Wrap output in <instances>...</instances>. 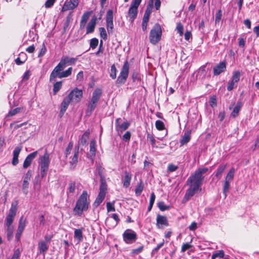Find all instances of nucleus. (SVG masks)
<instances>
[{
  "label": "nucleus",
  "instance_id": "f257e3e1",
  "mask_svg": "<svg viewBox=\"0 0 259 259\" xmlns=\"http://www.w3.org/2000/svg\"><path fill=\"white\" fill-rule=\"evenodd\" d=\"M207 171V167L198 168L189 178L187 182V184L189 186H195L200 188L204 178L203 175Z\"/></svg>",
  "mask_w": 259,
  "mask_h": 259
},
{
  "label": "nucleus",
  "instance_id": "f03ea898",
  "mask_svg": "<svg viewBox=\"0 0 259 259\" xmlns=\"http://www.w3.org/2000/svg\"><path fill=\"white\" fill-rule=\"evenodd\" d=\"M89 197L87 191H83L78 199L73 209L76 214L80 216L83 211L88 210L89 205V202L88 200Z\"/></svg>",
  "mask_w": 259,
  "mask_h": 259
},
{
  "label": "nucleus",
  "instance_id": "7ed1b4c3",
  "mask_svg": "<svg viewBox=\"0 0 259 259\" xmlns=\"http://www.w3.org/2000/svg\"><path fill=\"white\" fill-rule=\"evenodd\" d=\"M102 90L100 89H96L93 93L91 100L89 102L86 113L88 115L92 114L96 108L98 103L102 95Z\"/></svg>",
  "mask_w": 259,
  "mask_h": 259
},
{
  "label": "nucleus",
  "instance_id": "20e7f679",
  "mask_svg": "<svg viewBox=\"0 0 259 259\" xmlns=\"http://www.w3.org/2000/svg\"><path fill=\"white\" fill-rule=\"evenodd\" d=\"M100 192L94 203V206L96 207L99 206L105 198L106 191H107V184L104 177L100 176Z\"/></svg>",
  "mask_w": 259,
  "mask_h": 259
},
{
  "label": "nucleus",
  "instance_id": "39448f33",
  "mask_svg": "<svg viewBox=\"0 0 259 259\" xmlns=\"http://www.w3.org/2000/svg\"><path fill=\"white\" fill-rule=\"evenodd\" d=\"M162 30L159 24L156 23L151 30L149 34L150 42L153 45H156L161 39Z\"/></svg>",
  "mask_w": 259,
  "mask_h": 259
},
{
  "label": "nucleus",
  "instance_id": "423d86ee",
  "mask_svg": "<svg viewBox=\"0 0 259 259\" xmlns=\"http://www.w3.org/2000/svg\"><path fill=\"white\" fill-rule=\"evenodd\" d=\"M49 155L46 151L45 154L41 157L40 161L39 162L40 174L41 178H44L46 176L49 169Z\"/></svg>",
  "mask_w": 259,
  "mask_h": 259
},
{
  "label": "nucleus",
  "instance_id": "0eeeda50",
  "mask_svg": "<svg viewBox=\"0 0 259 259\" xmlns=\"http://www.w3.org/2000/svg\"><path fill=\"white\" fill-rule=\"evenodd\" d=\"M235 172V170L234 168H231L225 177L223 187V192L225 197L227 196V194L230 190V183L233 180Z\"/></svg>",
  "mask_w": 259,
  "mask_h": 259
},
{
  "label": "nucleus",
  "instance_id": "6e6552de",
  "mask_svg": "<svg viewBox=\"0 0 259 259\" xmlns=\"http://www.w3.org/2000/svg\"><path fill=\"white\" fill-rule=\"evenodd\" d=\"M129 73V64L127 61H126L122 67L121 72L116 80L117 84H123L125 83Z\"/></svg>",
  "mask_w": 259,
  "mask_h": 259
},
{
  "label": "nucleus",
  "instance_id": "1a4fd4ad",
  "mask_svg": "<svg viewBox=\"0 0 259 259\" xmlns=\"http://www.w3.org/2000/svg\"><path fill=\"white\" fill-rule=\"evenodd\" d=\"M17 210V202H13L11 204V206L9 210V213L6 219V225L7 227L12 226V224L13 222L15 217L16 214Z\"/></svg>",
  "mask_w": 259,
  "mask_h": 259
},
{
  "label": "nucleus",
  "instance_id": "9d476101",
  "mask_svg": "<svg viewBox=\"0 0 259 259\" xmlns=\"http://www.w3.org/2000/svg\"><path fill=\"white\" fill-rule=\"evenodd\" d=\"M137 238V234L131 229L126 230L123 234V240L127 244H132L135 242Z\"/></svg>",
  "mask_w": 259,
  "mask_h": 259
},
{
  "label": "nucleus",
  "instance_id": "9b49d317",
  "mask_svg": "<svg viewBox=\"0 0 259 259\" xmlns=\"http://www.w3.org/2000/svg\"><path fill=\"white\" fill-rule=\"evenodd\" d=\"M106 28L109 34H112L113 33V11L109 10L107 12L106 16Z\"/></svg>",
  "mask_w": 259,
  "mask_h": 259
},
{
  "label": "nucleus",
  "instance_id": "f8f14e48",
  "mask_svg": "<svg viewBox=\"0 0 259 259\" xmlns=\"http://www.w3.org/2000/svg\"><path fill=\"white\" fill-rule=\"evenodd\" d=\"M82 97V91L77 88L72 90L67 96L70 99V102L74 103L79 102Z\"/></svg>",
  "mask_w": 259,
  "mask_h": 259
},
{
  "label": "nucleus",
  "instance_id": "ddd939ff",
  "mask_svg": "<svg viewBox=\"0 0 259 259\" xmlns=\"http://www.w3.org/2000/svg\"><path fill=\"white\" fill-rule=\"evenodd\" d=\"M189 189L187 190L186 194L183 198L182 202L183 203L188 201L194 194L198 191H201V189L195 186H189Z\"/></svg>",
  "mask_w": 259,
  "mask_h": 259
},
{
  "label": "nucleus",
  "instance_id": "4468645a",
  "mask_svg": "<svg viewBox=\"0 0 259 259\" xmlns=\"http://www.w3.org/2000/svg\"><path fill=\"white\" fill-rule=\"evenodd\" d=\"M77 60V58H70L68 56H65L62 58L58 65L63 69L66 65L75 64Z\"/></svg>",
  "mask_w": 259,
  "mask_h": 259
},
{
  "label": "nucleus",
  "instance_id": "2eb2a0df",
  "mask_svg": "<svg viewBox=\"0 0 259 259\" xmlns=\"http://www.w3.org/2000/svg\"><path fill=\"white\" fill-rule=\"evenodd\" d=\"M78 5V2L72 0H67L62 8L61 11L63 12L68 10H73L76 8Z\"/></svg>",
  "mask_w": 259,
  "mask_h": 259
},
{
  "label": "nucleus",
  "instance_id": "dca6fc26",
  "mask_svg": "<svg viewBox=\"0 0 259 259\" xmlns=\"http://www.w3.org/2000/svg\"><path fill=\"white\" fill-rule=\"evenodd\" d=\"M168 225L167 219L166 217L157 214L156 217V226L158 228H162L163 226Z\"/></svg>",
  "mask_w": 259,
  "mask_h": 259
},
{
  "label": "nucleus",
  "instance_id": "f3484780",
  "mask_svg": "<svg viewBox=\"0 0 259 259\" xmlns=\"http://www.w3.org/2000/svg\"><path fill=\"white\" fill-rule=\"evenodd\" d=\"M226 69V63L225 61L221 62L215 66L213 68L214 75H218L224 72Z\"/></svg>",
  "mask_w": 259,
  "mask_h": 259
},
{
  "label": "nucleus",
  "instance_id": "a211bd4d",
  "mask_svg": "<svg viewBox=\"0 0 259 259\" xmlns=\"http://www.w3.org/2000/svg\"><path fill=\"white\" fill-rule=\"evenodd\" d=\"M37 153V151H36L29 154L26 157L23 165V167L24 168H26L30 165L32 160L36 157Z\"/></svg>",
  "mask_w": 259,
  "mask_h": 259
},
{
  "label": "nucleus",
  "instance_id": "6ab92c4d",
  "mask_svg": "<svg viewBox=\"0 0 259 259\" xmlns=\"http://www.w3.org/2000/svg\"><path fill=\"white\" fill-rule=\"evenodd\" d=\"M70 102V99L69 97H66L64 98L61 104V109L59 113V116L60 117L63 116Z\"/></svg>",
  "mask_w": 259,
  "mask_h": 259
},
{
  "label": "nucleus",
  "instance_id": "aec40b11",
  "mask_svg": "<svg viewBox=\"0 0 259 259\" xmlns=\"http://www.w3.org/2000/svg\"><path fill=\"white\" fill-rule=\"evenodd\" d=\"M63 69L58 64L52 71L50 77V81L52 82L55 80L56 77L60 78L61 71Z\"/></svg>",
  "mask_w": 259,
  "mask_h": 259
},
{
  "label": "nucleus",
  "instance_id": "412c9836",
  "mask_svg": "<svg viewBox=\"0 0 259 259\" xmlns=\"http://www.w3.org/2000/svg\"><path fill=\"white\" fill-rule=\"evenodd\" d=\"M138 14V8L131 6L128 11V16L129 17V21L133 23L135 19L137 18Z\"/></svg>",
  "mask_w": 259,
  "mask_h": 259
},
{
  "label": "nucleus",
  "instance_id": "4be33fe9",
  "mask_svg": "<svg viewBox=\"0 0 259 259\" xmlns=\"http://www.w3.org/2000/svg\"><path fill=\"white\" fill-rule=\"evenodd\" d=\"M97 18L94 16L92 18L90 21L87 26V34L91 33L94 32L96 24Z\"/></svg>",
  "mask_w": 259,
  "mask_h": 259
},
{
  "label": "nucleus",
  "instance_id": "5701e85b",
  "mask_svg": "<svg viewBox=\"0 0 259 259\" xmlns=\"http://www.w3.org/2000/svg\"><path fill=\"white\" fill-rule=\"evenodd\" d=\"M49 245L44 241H40L38 243V249L39 254H42L44 255L48 251Z\"/></svg>",
  "mask_w": 259,
  "mask_h": 259
},
{
  "label": "nucleus",
  "instance_id": "b1692460",
  "mask_svg": "<svg viewBox=\"0 0 259 259\" xmlns=\"http://www.w3.org/2000/svg\"><path fill=\"white\" fill-rule=\"evenodd\" d=\"M21 151V147H16L13 151L12 164L13 165H16L18 163V157Z\"/></svg>",
  "mask_w": 259,
  "mask_h": 259
},
{
  "label": "nucleus",
  "instance_id": "393cba45",
  "mask_svg": "<svg viewBox=\"0 0 259 259\" xmlns=\"http://www.w3.org/2000/svg\"><path fill=\"white\" fill-rule=\"evenodd\" d=\"M124 173V177L123 180V186L125 188H127L130 185L132 175L131 172L127 171H125Z\"/></svg>",
  "mask_w": 259,
  "mask_h": 259
},
{
  "label": "nucleus",
  "instance_id": "a878e982",
  "mask_svg": "<svg viewBox=\"0 0 259 259\" xmlns=\"http://www.w3.org/2000/svg\"><path fill=\"white\" fill-rule=\"evenodd\" d=\"M190 135V131H187L185 132L184 134L182 136V139L180 141L181 146H183L189 142L191 138Z\"/></svg>",
  "mask_w": 259,
  "mask_h": 259
},
{
  "label": "nucleus",
  "instance_id": "bb28decb",
  "mask_svg": "<svg viewBox=\"0 0 259 259\" xmlns=\"http://www.w3.org/2000/svg\"><path fill=\"white\" fill-rule=\"evenodd\" d=\"M153 0H150L149 5L147 6L146 10L144 15L143 20L149 21V17L152 11Z\"/></svg>",
  "mask_w": 259,
  "mask_h": 259
},
{
  "label": "nucleus",
  "instance_id": "cd10ccee",
  "mask_svg": "<svg viewBox=\"0 0 259 259\" xmlns=\"http://www.w3.org/2000/svg\"><path fill=\"white\" fill-rule=\"evenodd\" d=\"M78 151H75L74 155L72 158L71 161L70 162V168L74 169L76 165V164L78 162Z\"/></svg>",
  "mask_w": 259,
  "mask_h": 259
},
{
  "label": "nucleus",
  "instance_id": "c85d7f7f",
  "mask_svg": "<svg viewBox=\"0 0 259 259\" xmlns=\"http://www.w3.org/2000/svg\"><path fill=\"white\" fill-rule=\"evenodd\" d=\"M90 135V131L89 130H87L85 132V133L82 135L81 138L79 139L80 144L84 145L86 144L88 139H89Z\"/></svg>",
  "mask_w": 259,
  "mask_h": 259
},
{
  "label": "nucleus",
  "instance_id": "c756f323",
  "mask_svg": "<svg viewBox=\"0 0 259 259\" xmlns=\"http://www.w3.org/2000/svg\"><path fill=\"white\" fill-rule=\"evenodd\" d=\"M242 106V103L241 102H238L236 106L234 107L232 112L231 113V116L235 118L238 116L239 110Z\"/></svg>",
  "mask_w": 259,
  "mask_h": 259
},
{
  "label": "nucleus",
  "instance_id": "7c9ffc66",
  "mask_svg": "<svg viewBox=\"0 0 259 259\" xmlns=\"http://www.w3.org/2000/svg\"><path fill=\"white\" fill-rule=\"evenodd\" d=\"M226 167H227V165L226 164L220 165L217 170V171L215 173V177H217L219 179L221 178L222 174L224 172V171H225Z\"/></svg>",
  "mask_w": 259,
  "mask_h": 259
},
{
  "label": "nucleus",
  "instance_id": "2f4dec72",
  "mask_svg": "<svg viewBox=\"0 0 259 259\" xmlns=\"http://www.w3.org/2000/svg\"><path fill=\"white\" fill-rule=\"evenodd\" d=\"M90 154L91 157H94L96 155V141L94 140H92L90 143Z\"/></svg>",
  "mask_w": 259,
  "mask_h": 259
},
{
  "label": "nucleus",
  "instance_id": "473e14b6",
  "mask_svg": "<svg viewBox=\"0 0 259 259\" xmlns=\"http://www.w3.org/2000/svg\"><path fill=\"white\" fill-rule=\"evenodd\" d=\"M25 222L26 220L24 219L23 217H21L19 221V225L17 229L18 232H23L26 226Z\"/></svg>",
  "mask_w": 259,
  "mask_h": 259
},
{
  "label": "nucleus",
  "instance_id": "72a5a7b5",
  "mask_svg": "<svg viewBox=\"0 0 259 259\" xmlns=\"http://www.w3.org/2000/svg\"><path fill=\"white\" fill-rule=\"evenodd\" d=\"M144 189V184L142 181H140L139 183H138L136 186L135 189V193L137 196H139L141 195L143 190Z\"/></svg>",
  "mask_w": 259,
  "mask_h": 259
},
{
  "label": "nucleus",
  "instance_id": "f704fd0d",
  "mask_svg": "<svg viewBox=\"0 0 259 259\" xmlns=\"http://www.w3.org/2000/svg\"><path fill=\"white\" fill-rule=\"evenodd\" d=\"M224 255V251L223 250H220L212 253L211 255V259H215L217 257L223 258Z\"/></svg>",
  "mask_w": 259,
  "mask_h": 259
},
{
  "label": "nucleus",
  "instance_id": "c9c22d12",
  "mask_svg": "<svg viewBox=\"0 0 259 259\" xmlns=\"http://www.w3.org/2000/svg\"><path fill=\"white\" fill-rule=\"evenodd\" d=\"M206 75V71L205 70V65H203L198 69L197 76H199L202 78H204L205 77Z\"/></svg>",
  "mask_w": 259,
  "mask_h": 259
},
{
  "label": "nucleus",
  "instance_id": "e433bc0d",
  "mask_svg": "<svg viewBox=\"0 0 259 259\" xmlns=\"http://www.w3.org/2000/svg\"><path fill=\"white\" fill-rule=\"evenodd\" d=\"M62 85V82L57 81L53 85V93L54 95H56L59 91L60 90Z\"/></svg>",
  "mask_w": 259,
  "mask_h": 259
},
{
  "label": "nucleus",
  "instance_id": "4c0bfd02",
  "mask_svg": "<svg viewBox=\"0 0 259 259\" xmlns=\"http://www.w3.org/2000/svg\"><path fill=\"white\" fill-rule=\"evenodd\" d=\"M130 125V123L127 121L123 122L122 124L119 125L117 130H119L120 132L125 131L128 128Z\"/></svg>",
  "mask_w": 259,
  "mask_h": 259
},
{
  "label": "nucleus",
  "instance_id": "58836bf2",
  "mask_svg": "<svg viewBox=\"0 0 259 259\" xmlns=\"http://www.w3.org/2000/svg\"><path fill=\"white\" fill-rule=\"evenodd\" d=\"M158 208L162 211L169 209L170 206L166 205L163 201H160L157 203Z\"/></svg>",
  "mask_w": 259,
  "mask_h": 259
},
{
  "label": "nucleus",
  "instance_id": "ea45409f",
  "mask_svg": "<svg viewBox=\"0 0 259 259\" xmlns=\"http://www.w3.org/2000/svg\"><path fill=\"white\" fill-rule=\"evenodd\" d=\"M72 67H69L67 70L61 72L60 78L63 77H67L71 75L72 72Z\"/></svg>",
  "mask_w": 259,
  "mask_h": 259
},
{
  "label": "nucleus",
  "instance_id": "a19ab883",
  "mask_svg": "<svg viewBox=\"0 0 259 259\" xmlns=\"http://www.w3.org/2000/svg\"><path fill=\"white\" fill-rule=\"evenodd\" d=\"M117 69L114 64H113L111 67L110 76L112 79H115L116 77Z\"/></svg>",
  "mask_w": 259,
  "mask_h": 259
},
{
  "label": "nucleus",
  "instance_id": "79ce46f5",
  "mask_svg": "<svg viewBox=\"0 0 259 259\" xmlns=\"http://www.w3.org/2000/svg\"><path fill=\"white\" fill-rule=\"evenodd\" d=\"M100 35L101 38L106 40L107 39V34L104 27L99 28Z\"/></svg>",
  "mask_w": 259,
  "mask_h": 259
},
{
  "label": "nucleus",
  "instance_id": "37998d69",
  "mask_svg": "<svg viewBox=\"0 0 259 259\" xmlns=\"http://www.w3.org/2000/svg\"><path fill=\"white\" fill-rule=\"evenodd\" d=\"M74 237L79 241L82 239V233L80 229H75L74 231Z\"/></svg>",
  "mask_w": 259,
  "mask_h": 259
},
{
  "label": "nucleus",
  "instance_id": "c03bdc74",
  "mask_svg": "<svg viewBox=\"0 0 259 259\" xmlns=\"http://www.w3.org/2000/svg\"><path fill=\"white\" fill-rule=\"evenodd\" d=\"M7 227V237L8 240H10L13 237L14 227L13 226H9Z\"/></svg>",
  "mask_w": 259,
  "mask_h": 259
},
{
  "label": "nucleus",
  "instance_id": "a18cd8bd",
  "mask_svg": "<svg viewBox=\"0 0 259 259\" xmlns=\"http://www.w3.org/2000/svg\"><path fill=\"white\" fill-rule=\"evenodd\" d=\"M75 189V183L74 182H70L68 184V190L70 193H73L74 192Z\"/></svg>",
  "mask_w": 259,
  "mask_h": 259
},
{
  "label": "nucleus",
  "instance_id": "49530a36",
  "mask_svg": "<svg viewBox=\"0 0 259 259\" xmlns=\"http://www.w3.org/2000/svg\"><path fill=\"white\" fill-rule=\"evenodd\" d=\"M240 77V73L239 71H237L233 73L232 76L233 82H236V83L239 80Z\"/></svg>",
  "mask_w": 259,
  "mask_h": 259
},
{
  "label": "nucleus",
  "instance_id": "de8ad7c7",
  "mask_svg": "<svg viewBox=\"0 0 259 259\" xmlns=\"http://www.w3.org/2000/svg\"><path fill=\"white\" fill-rule=\"evenodd\" d=\"M222 16V11L221 10H219L216 14L215 17V24L219 23L221 20Z\"/></svg>",
  "mask_w": 259,
  "mask_h": 259
},
{
  "label": "nucleus",
  "instance_id": "09e8293b",
  "mask_svg": "<svg viewBox=\"0 0 259 259\" xmlns=\"http://www.w3.org/2000/svg\"><path fill=\"white\" fill-rule=\"evenodd\" d=\"M155 126L158 130L161 131L164 129V123L161 120H157L155 122Z\"/></svg>",
  "mask_w": 259,
  "mask_h": 259
},
{
  "label": "nucleus",
  "instance_id": "8fccbe9b",
  "mask_svg": "<svg viewBox=\"0 0 259 259\" xmlns=\"http://www.w3.org/2000/svg\"><path fill=\"white\" fill-rule=\"evenodd\" d=\"M29 186V182L26 180H23L22 185V191L24 194L26 195L28 193V188Z\"/></svg>",
  "mask_w": 259,
  "mask_h": 259
},
{
  "label": "nucleus",
  "instance_id": "3c124183",
  "mask_svg": "<svg viewBox=\"0 0 259 259\" xmlns=\"http://www.w3.org/2000/svg\"><path fill=\"white\" fill-rule=\"evenodd\" d=\"M98 43H99V41L97 38H93L91 39L90 40L91 48H92L93 49H95L97 47Z\"/></svg>",
  "mask_w": 259,
  "mask_h": 259
},
{
  "label": "nucleus",
  "instance_id": "603ef678",
  "mask_svg": "<svg viewBox=\"0 0 259 259\" xmlns=\"http://www.w3.org/2000/svg\"><path fill=\"white\" fill-rule=\"evenodd\" d=\"M185 39L188 42L192 39V33L190 30H187L184 34Z\"/></svg>",
  "mask_w": 259,
  "mask_h": 259
},
{
  "label": "nucleus",
  "instance_id": "864d4df0",
  "mask_svg": "<svg viewBox=\"0 0 259 259\" xmlns=\"http://www.w3.org/2000/svg\"><path fill=\"white\" fill-rule=\"evenodd\" d=\"M73 147V143L72 142H70L69 144L68 145V146L66 148L65 151V154L66 157H67L68 155H69L71 153V151Z\"/></svg>",
  "mask_w": 259,
  "mask_h": 259
},
{
  "label": "nucleus",
  "instance_id": "5fc2aeb1",
  "mask_svg": "<svg viewBox=\"0 0 259 259\" xmlns=\"http://www.w3.org/2000/svg\"><path fill=\"white\" fill-rule=\"evenodd\" d=\"M209 104L212 108L217 106V98L215 96H213L210 97L209 100Z\"/></svg>",
  "mask_w": 259,
  "mask_h": 259
},
{
  "label": "nucleus",
  "instance_id": "6e6d98bb",
  "mask_svg": "<svg viewBox=\"0 0 259 259\" xmlns=\"http://www.w3.org/2000/svg\"><path fill=\"white\" fill-rule=\"evenodd\" d=\"M20 256V251L19 248H17L14 251V252L13 253V255L11 258H8V259H19Z\"/></svg>",
  "mask_w": 259,
  "mask_h": 259
},
{
  "label": "nucleus",
  "instance_id": "4d7b16f0",
  "mask_svg": "<svg viewBox=\"0 0 259 259\" xmlns=\"http://www.w3.org/2000/svg\"><path fill=\"white\" fill-rule=\"evenodd\" d=\"M21 108L20 107L16 108L11 111H10L8 113V116H13L20 112Z\"/></svg>",
  "mask_w": 259,
  "mask_h": 259
},
{
  "label": "nucleus",
  "instance_id": "13d9d810",
  "mask_svg": "<svg viewBox=\"0 0 259 259\" xmlns=\"http://www.w3.org/2000/svg\"><path fill=\"white\" fill-rule=\"evenodd\" d=\"M90 15V12H86L81 16V21L87 23Z\"/></svg>",
  "mask_w": 259,
  "mask_h": 259
},
{
  "label": "nucleus",
  "instance_id": "bf43d9fd",
  "mask_svg": "<svg viewBox=\"0 0 259 259\" xmlns=\"http://www.w3.org/2000/svg\"><path fill=\"white\" fill-rule=\"evenodd\" d=\"M107 210L108 212L110 211H115V207L114 206L113 203H111L110 202H107L106 204Z\"/></svg>",
  "mask_w": 259,
  "mask_h": 259
},
{
  "label": "nucleus",
  "instance_id": "052dcab7",
  "mask_svg": "<svg viewBox=\"0 0 259 259\" xmlns=\"http://www.w3.org/2000/svg\"><path fill=\"white\" fill-rule=\"evenodd\" d=\"M142 0H133L131 3V6L138 8Z\"/></svg>",
  "mask_w": 259,
  "mask_h": 259
},
{
  "label": "nucleus",
  "instance_id": "680f3d73",
  "mask_svg": "<svg viewBox=\"0 0 259 259\" xmlns=\"http://www.w3.org/2000/svg\"><path fill=\"white\" fill-rule=\"evenodd\" d=\"M132 79L133 81H136V80H140V76L138 72H134L132 74Z\"/></svg>",
  "mask_w": 259,
  "mask_h": 259
},
{
  "label": "nucleus",
  "instance_id": "e2e57ef3",
  "mask_svg": "<svg viewBox=\"0 0 259 259\" xmlns=\"http://www.w3.org/2000/svg\"><path fill=\"white\" fill-rule=\"evenodd\" d=\"M56 0H47L45 4V7L47 8H51L55 3Z\"/></svg>",
  "mask_w": 259,
  "mask_h": 259
},
{
  "label": "nucleus",
  "instance_id": "0e129e2a",
  "mask_svg": "<svg viewBox=\"0 0 259 259\" xmlns=\"http://www.w3.org/2000/svg\"><path fill=\"white\" fill-rule=\"evenodd\" d=\"M235 83H236V82H233V80L229 81L228 83V85H227L228 91H232L234 88Z\"/></svg>",
  "mask_w": 259,
  "mask_h": 259
},
{
  "label": "nucleus",
  "instance_id": "69168bd1",
  "mask_svg": "<svg viewBox=\"0 0 259 259\" xmlns=\"http://www.w3.org/2000/svg\"><path fill=\"white\" fill-rule=\"evenodd\" d=\"M178 168V166L172 164H169L167 167V171L169 172H172L176 170Z\"/></svg>",
  "mask_w": 259,
  "mask_h": 259
},
{
  "label": "nucleus",
  "instance_id": "338daca9",
  "mask_svg": "<svg viewBox=\"0 0 259 259\" xmlns=\"http://www.w3.org/2000/svg\"><path fill=\"white\" fill-rule=\"evenodd\" d=\"M192 247V245L189 243H184L182 246L181 251L182 252L185 251L186 250L189 249Z\"/></svg>",
  "mask_w": 259,
  "mask_h": 259
},
{
  "label": "nucleus",
  "instance_id": "774afa93",
  "mask_svg": "<svg viewBox=\"0 0 259 259\" xmlns=\"http://www.w3.org/2000/svg\"><path fill=\"white\" fill-rule=\"evenodd\" d=\"M131 134L129 131H127L123 136V140L125 141H128L130 140Z\"/></svg>",
  "mask_w": 259,
  "mask_h": 259
}]
</instances>
